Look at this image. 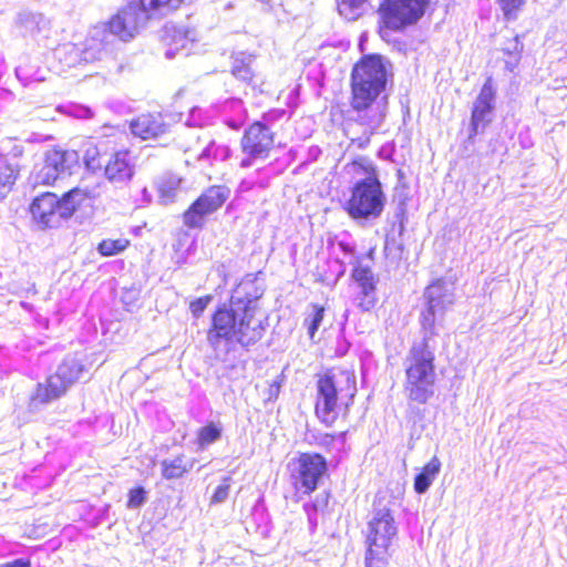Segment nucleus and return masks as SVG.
Instances as JSON below:
<instances>
[{
    "label": "nucleus",
    "instance_id": "f257e3e1",
    "mask_svg": "<svg viewBox=\"0 0 567 567\" xmlns=\"http://www.w3.org/2000/svg\"><path fill=\"white\" fill-rule=\"evenodd\" d=\"M389 71L380 54L362 55L352 66L350 74V107L355 113L354 123L363 128V137L351 140L359 148L369 145L370 138L386 116L385 92Z\"/></svg>",
    "mask_w": 567,
    "mask_h": 567
},
{
    "label": "nucleus",
    "instance_id": "f03ea898",
    "mask_svg": "<svg viewBox=\"0 0 567 567\" xmlns=\"http://www.w3.org/2000/svg\"><path fill=\"white\" fill-rule=\"evenodd\" d=\"M256 291L254 284H241L228 303H220L213 310L206 331L207 342L212 347L231 341L248 346L261 339L262 328L251 326L260 297Z\"/></svg>",
    "mask_w": 567,
    "mask_h": 567
},
{
    "label": "nucleus",
    "instance_id": "7ed1b4c3",
    "mask_svg": "<svg viewBox=\"0 0 567 567\" xmlns=\"http://www.w3.org/2000/svg\"><path fill=\"white\" fill-rule=\"evenodd\" d=\"M316 417L327 427L346 422L358 392L355 377L329 368L316 374Z\"/></svg>",
    "mask_w": 567,
    "mask_h": 567
},
{
    "label": "nucleus",
    "instance_id": "20e7f679",
    "mask_svg": "<svg viewBox=\"0 0 567 567\" xmlns=\"http://www.w3.org/2000/svg\"><path fill=\"white\" fill-rule=\"evenodd\" d=\"M435 355L426 339L411 347L405 368L404 391L410 401L425 404L434 395Z\"/></svg>",
    "mask_w": 567,
    "mask_h": 567
},
{
    "label": "nucleus",
    "instance_id": "39448f33",
    "mask_svg": "<svg viewBox=\"0 0 567 567\" xmlns=\"http://www.w3.org/2000/svg\"><path fill=\"white\" fill-rule=\"evenodd\" d=\"M431 0H380L377 9V32L389 41L398 33L415 27L426 14Z\"/></svg>",
    "mask_w": 567,
    "mask_h": 567
},
{
    "label": "nucleus",
    "instance_id": "423d86ee",
    "mask_svg": "<svg viewBox=\"0 0 567 567\" xmlns=\"http://www.w3.org/2000/svg\"><path fill=\"white\" fill-rule=\"evenodd\" d=\"M87 197L89 193L79 187L65 192L61 197L52 192H44L32 199L29 213L40 229L53 228L69 219Z\"/></svg>",
    "mask_w": 567,
    "mask_h": 567
},
{
    "label": "nucleus",
    "instance_id": "0eeeda50",
    "mask_svg": "<svg viewBox=\"0 0 567 567\" xmlns=\"http://www.w3.org/2000/svg\"><path fill=\"white\" fill-rule=\"evenodd\" d=\"M327 458L317 452H300L288 466L292 501L299 503L315 493L328 474Z\"/></svg>",
    "mask_w": 567,
    "mask_h": 567
},
{
    "label": "nucleus",
    "instance_id": "6e6552de",
    "mask_svg": "<svg viewBox=\"0 0 567 567\" xmlns=\"http://www.w3.org/2000/svg\"><path fill=\"white\" fill-rule=\"evenodd\" d=\"M398 536V526L389 507L377 508L368 522L364 559L388 560L390 549Z\"/></svg>",
    "mask_w": 567,
    "mask_h": 567
},
{
    "label": "nucleus",
    "instance_id": "1a4fd4ad",
    "mask_svg": "<svg viewBox=\"0 0 567 567\" xmlns=\"http://www.w3.org/2000/svg\"><path fill=\"white\" fill-rule=\"evenodd\" d=\"M385 205V196L380 181H359L352 189L344 210L352 219L378 218Z\"/></svg>",
    "mask_w": 567,
    "mask_h": 567
},
{
    "label": "nucleus",
    "instance_id": "9d476101",
    "mask_svg": "<svg viewBox=\"0 0 567 567\" xmlns=\"http://www.w3.org/2000/svg\"><path fill=\"white\" fill-rule=\"evenodd\" d=\"M79 161L76 151L52 146L44 153L41 167L30 176L32 187L54 186L60 178L73 174Z\"/></svg>",
    "mask_w": 567,
    "mask_h": 567
},
{
    "label": "nucleus",
    "instance_id": "9b49d317",
    "mask_svg": "<svg viewBox=\"0 0 567 567\" xmlns=\"http://www.w3.org/2000/svg\"><path fill=\"white\" fill-rule=\"evenodd\" d=\"M239 147L243 158L241 168H249L257 161H266L276 150V133L261 121L251 122L244 131Z\"/></svg>",
    "mask_w": 567,
    "mask_h": 567
},
{
    "label": "nucleus",
    "instance_id": "f8f14e48",
    "mask_svg": "<svg viewBox=\"0 0 567 567\" xmlns=\"http://www.w3.org/2000/svg\"><path fill=\"white\" fill-rule=\"evenodd\" d=\"M84 369L81 361L64 359L54 373L37 385L32 401L44 404L61 398L80 379Z\"/></svg>",
    "mask_w": 567,
    "mask_h": 567
},
{
    "label": "nucleus",
    "instance_id": "ddd939ff",
    "mask_svg": "<svg viewBox=\"0 0 567 567\" xmlns=\"http://www.w3.org/2000/svg\"><path fill=\"white\" fill-rule=\"evenodd\" d=\"M496 90L492 76H487L473 102L468 138L473 140L485 126L491 124L495 110Z\"/></svg>",
    "mask_w": 567,
    "mask_h": 567
},
{
    "label": "nucleus",
    "instance_id": "4468645a",
    "mask_svg": "<svg viewBox=\"0 0 567 567\" xmlns=\"http://www.w3.org/2000/svg\"><path fill=\"white\" fill-rule=\"evenodd\" d=\"M150 19L144 16L142 6L137 3H127L113 14L106 23L107 30L127 41L132 39L140 28Z\"/></svg>",
    "mask_w": 567,
    "mask_h": 567
},
{
    "label": "nucleus",
    "instance_id": "2eb2a0df",
    "mask_svg": "<svg viewBox=\"0 0 567 567\" xmlns=\"http://www.w3.org/2000/svg\"><path fill=\"white\" fill-rule=\"evenodd\" d=\"M424 296L426 303L425 308L420 313V326L423 332L422 339H426L429 342V339L436 334L435 324L437 315L443 313L451 301L447 300L445 289L437 284L429 286Z\"/></svg>",
    "mask_w": 567,
    "mask_h": 567
},
{
    "label": "nucleus",
    "instance_id": "dca6fc26",
    "mask_svg": "<svg viewBox=\"0 0 567 567\" xmlns=\"http://www.w3.org/2000/svg\"><path fill=\"white\" fill-rule=\"evenodd\" d=\"M351 279L359 288L358 307L362 311L372 310L377 302L378 278L369 265H364L361 258L353 262L350 274Z\"/></svg>",
    "mask_w": 567,
    "mask_h": 567
},
{
    "label": "nucleus",
    "instance_id": "f3484780",
    "mask_svg": "<svg viewBox=\"0 0 567 567\" xmlns=\"http://www.w3.org/2000/svg\"><path fill=\"white\" fill-rule=\"evenodd\" d=\"M135 174V158L131 151L122 148L111 153L104 164L103 176L115 185L128 184Z\"/></svg>",
    "mask_w": 567,
    "mask_h": 567
},
{
    "label": "nucleus",
    "instance_id": "a211bd4d",
    "mask_svg": "<svg viewBox=\"0 0 567 567\" xmlns=\"http://www.w3.org/2000/svg\"><path fill=\"white\" fill-rule=\"evenodd\" d=\"M132 133L146 141L156 140L168 132V125L159 113H145L138 115L130 124Z\"/></svg>",
    "mask_w": 567,
    "mask_h": 567
},
{
    "label": "nucleus",
    "instance_id": "6ab92c4d",
    "mask_svg": "<svg viewBox=\"0 0 567 567\" xmlns=\"http://www.w3.org/2000/svg\"><path fill=\"white\" fill-rule=\"evenodd\" d=\"M228 195L229 190L227 187L223 185H212L204 189L192 203L209 216L223 207Z\"/></svg>",
    "mask_w": 567,
    "mask_h": 567
},
{
    "label": "nucleus",
    "instance_id": "aec40b11",
    "mask_svg": "<svg viewBox=\"0 0 567 567\" xmlns=\"http://www.w3.org/2000/svg\"><path fill=\"white\" fill-rule=\"evenodd\" d=\"M111 141L107 138H101L95 143H89L83 153V164L86 169L91 172H99L104 169L106 162L105 157L110 155Z\"/></svg>",
    "mask_w": 567,
    "mask_h": 567
},
{
    "label": "nucleus",
    "instance_id": "412c9836",
    "mask_svg": "<svg viewBox=\"0 0 567 567\" xmlns=\"http://www.w3.org/2000/svg\"><path fill=\"white\" fill-rule=\"evenodd\" d=\"M195 460L185 454L175 455L161 462V474L166 481H177L188 475L194 468Z\"/></svg>",
    "mask_w": 567,
    "mask_h": 567
},
{
    "label": "nucleus",
    "instance_id": "4be33fe9",
    "mask_svg": "<svg viewBox=\"0 0 567 567\" xmlns=\"http://www.w3.org/2000/svg\"><path fill=\"white\" fill-rule=\"evenodd\" d=\"M230 73L236 80L252 89L258 86L259 75L254 68V59L251 55L234 58Z\"/></svg>",
    "mask_w": 567,
    "mask_h": 567
},
{
    "label": "nucleus",
    "instance_id": "5701e85b",
    "mask_svg": "<svg viewBox=\"0 0 567 567\" xmlns=\"http://www.w3.org/2000/svg\"><path fill=\"white\" fill-rule=\"evenodd\" d=\"M144 16L152 19L164 18L178 10L185 0H138Z\"/></svg>",
    "mask_w": 567,
    "mask_h": 567
},
{
    "label": "nucleus",
    "instance_id": "b1692460",
    "mask_svg": "<svg viewBox=\"0 0 567 567\" xmlns=\"http://www.w3.org/2000/svg\"><path fill=\"white\" fill-rule=\"evenodd\" d=\"M19 174V166L12 164L6 156L0 155V200L12 190Z\"/></svg>",
    "mask_w": 567,
    "mask_h": 567
},
{
    "label": "nucleus",
    "instance_id": "393cba45",
    "mask_svg": "<svg viewBox=\"0 0 567 567\" xmlns=\"http://www.w3.org/2000/svg\"><path fill=\"white\" fill-rule=\"evenodd\" d=\"M441 461L437 456H433L424 466L421 472L414 477V491L417 494H423L427 491L436 475L441 471Z\"/></svg>",
    "mask_w": 567,
    "mask_h": 567
},
{
    "label": "nucleus",
    "instance_id": "a878e982",
    "mask_svg": "<svg viewBox=\"0 0 567 567\" xmlns=\"http://www.w3.org/2000/svg\"><path fill=\"white\" fill-rule=\"evenodd\" d=\"M351 177L364 176L362 181H379L378 171L373 162L365 156H357L346 165Z\"/></svg>",
    "mask_w": 567,
    "mask_h": 567
},
{
    "label": "nucleus",
    "instance_id": "bb28decb",
    "mask_svg": "<svg viewBox=\"0 0 567 567\" xmlns=\"http://www.w3.org/2000/svg\"><path fill=\"white\" fill-rule=\"evenodd\" d=\"M524 50V45L520 41L519 35L513 37L508 44L502 49L503 54L505 55V70L509 73H513L522 59V53Z\"/></svg>",
    "mask_w": 567,
    "mask_h": 567
},
{
    "label": "nucleus",
    "instance_id": "cd10ccee",
    "mask_svg": "<svg viewBox=\"0 0 567 567\" xmlns=\"http://www.w3.org/2000/svg\"><path fill=\"white\" fill-rule=\"evenodd\" d=\"M369 0H336L338 13L349 21L359 19Z\"/></svg>",
    "mask_w": 567,
    "mask_h": 567
},
{
    "label": "nucleus",
    "instance_id": "c85d7f7f",
    "mask_svg": "<svg viewBox=\"0 0 567 567\" xmlns=\"http://www.w3.org/2000/svg\"><path fill=\"white\" fill-rule=\"evenodd\" d=\"M131 246L128 238H105L97 244V252L103 257H112L122 254Z\"/></svg>",
    "mask_w": 567,
    "mask_h": 567
},
{
    "label": "nucleus",
    "instance_id": "c756f323",
    "mask_svg": "<svg viewBox=\"0 0 567 567\" xmlns=\"http://www.w3.org/2000/svg\"><path fill=\"white\" fill-rule=\"evenodd\" d=\"M207 217L208 215L193 203L182 214L183 224L188 229L203 228Z\"/></svg>",
    "mask_w": 567,
    "mask_h": 567
},
{
    "label": "nucleus",
    "instance_id": "7c9ffc66",
    "mask_svg": "<svg viewBox=\"0 0 567 567\" xmlns=\"http://www.w3.org/2000/svg\"><path fill=\"white\" fill-rule=\"evenodd\" d=\"M220 436L221 427L215 422H208L198 429L196 433V444L198 447L204 449L219 440Z\"/></svg>",
    "mask_w": 567,
    "mask_h": 567
},
{
    "label": "nucleus",
    "instance_id": "2f4dec72",
    "mask_svg": "<svg viewBox=\"0 0 567 567\" xmlns=\"http://www.w3.org/2000/svg\"><path fill=\"white\" fill-rule=\"evenodd\" d=\"M313 315L310 319H306L305 323L308 329V334L310 339H313L316 332L318 331L323 318H324V307L322 305L313 303L312 305Z\"/></svg>",
    "mask_w": 567,
    "mask_h": 567
},
{
    "label": "nucleus",
    "instance_id": "473e14b6",
    "mask_svg": "<svg viewBox=\"0 0 567 567\" xmlns=\"http://www.w3.org/2000/svg\"><path fill=\"white\" fill-rule=\"evenodd\" d=\"M163 41L166 45L173 47V51L171 53H174L179 49L186 48L188 39L184 30H178L174 33L166 32L163 35Z\"/></svg>",
    "mask_w": 567,
    "mask_h": 567
},
{
    "label": "nucleus",
    "instance_id": "72a5a7b5",
    "mask_svg": "<svg viewBox=\"0 0 567 567\" xmlns=\"http://www.w3.org/2000/svg\"><path fill=\"white\" fill-rule=\"evenodd\" d=\"M526 0H497L506 20H515Z\"/></svg>",
    "mask_w": 567,
    "mask_h": 567
},
{
    "label": "nucleus",
    "instance_id": "f704fd0d",
    "mask_svg": "<svg viewBox=\"0 0 567 567\" xmlns=\"http://www.w3.org/2000/svg\"><path fill=\"white\" fill-rule=\"evenodd\" d=\"M214 297L210 293L200 296L189 302V311L194 318H200Z\"/></svg>",
    "mask_w": 567,
    "mask_h": 567
},
{
    "label": "nucleus",
    "instance_id": "c9c22d12",
    "mask_svg": "<svg viewBox=\"0 0 567 567\" xmlns=\"http://www.w3.org/2000/svg\"><path fill=\"white\" fill-rule=\"evenodd\" d=\"M146 501V491L143 486H134L127 493V508H138Z\"/></svg>",
    "mask_w": 567,
    "mask_h": 567
},
{
    "label": "nucleus",
    "instance_id": "e433bc0d",
    "mask_svg": "<svg viewBox=\"0 0 567 567\" xmlns=\"http://www.w3.org/2000/svg\"><path fill=\"white\" fill-rule=\"evenodd\" d=\"M230 485H231V477L225 476L221 481V484L218 485L216 487V489L214 491V493L212 495L210 503L218 504V503L224 502L229 494Z\"/></svg>",
    "mask_w": 567,
    "mask_h": 567
},
{
    "label": "nucleus",
    "instance_id": "4c0bfd02",
    "mask_svg": "<svg viewBox=\"0 0 567 567\" xmlns=\"http://www.w3.org/2000/svg\"><path fill=\"white\" fill-rule=\"evenodd\" d=\"M0 567H31L30 559L19 558L12 561L1 564Z\"/></svg>",
    "mask_w": 567,
    "mask_h": 567
},
{
    "label": "nucleus",
    "instance_id": "58836bf2",
    "mask_svg": "<svg viewBox=\"0 0 567 567\" xmlns=\"http://www.w3.org/2000/svg\"><path fill=\"white\" fill-rule=\"evenodd\" d=\"M22 24L27 32L32 33L34 30L40 31V21L34 18L25 19Z\"/></svg>",
    "mask_w": 567,
    "mask_h": 567
},
{
    "label": "nucleus",
    "instance_id": "ea45409f",
    "mask_svg": "<svg viewBox=\"0 0 567 567\" xmlns=\"http://www.w3.org/2000/svg\"><path fill=\"white\" fill-rule=\"evenodd\" d=\"M388 564L389 561L384 559H364V567H386Z\"/></svg>",
    "mask_w": 567,
    "mask_h": 567
},
{
    "label": "nucleus",
    "instance_id": "a19ab883",
    "mask_svg": "<svg viewBox=\"0 0 567 567\" xmlns=\"http://www.w3.org/2000/svg\"><path fill=\"white\" fill-rule=\"evenodd\" d=\"M337 435L336 434H332V433H326L322 435L321 437V441H320V445H323V446H328L329 444H331L334 440H336Z\"/></svg>",
    "mask_w": 567,
    "mask_h": 567
},
{
    "label": "nucleus",
    "instance_id": "79ce46f5",
    "mask_svg": "<svg viewBox=\"0 0 567 567\" xmlns=\"http://www.w3.org/2000/svg\"><path fill=\"white\" fill-rule=\"evenodd\" d=\"M306 508L308 509H311L312 512H317L319 509V506L317 503H310L308 505H306Z\"/></svg>",
    "mask_w": 567,
    "mask_h": 567
},
{
    "label": "nucleus",
    "instance_id": "37998d69",
    "mask_svg": "<svg viewBox=\"0 0 567 567\" xmlns=\"http://www.w3.org/2000/svg\"><path fill=\"white\" fill-rule=\"evenodd\" d=\"M340 246H341V248H342L344 251H347V249H346V247H344V245H343V244H341Z\"/></svg>",
    "mask_w": 567,
    "mask_h": 567
}]
</instances>
